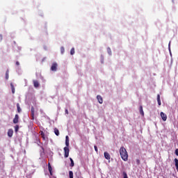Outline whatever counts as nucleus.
I'll list each match as a JSON object with an SVG mask.
<instances>
[{
	"label": "nucleus",
	"instance_id": "17",
	"mask_svg": "<svg viewBox=\"0 0 178 178\" xmlns=\"http://www.w3.org/2000/svg\"><path fill=\"white\" fill-rule=\"evenodd\" d=\"M54 133L56 136H59V129H58L57 128H54Z\"/></svg>",
	"mask_w": 178,
	"mask_h": 178
},
{
	"label": "nucleus",
	"instance_id": "2",
	"mask_svg": "<svg viewBox=\"0 0 178 178\" xmlns=\"http://www.w3.org/2000/svg\"><path fill=\"white\" fill-rule=\"evenodd\" d=\"M64 156L65 158H69V152H70V149L67 147H64Z\"/></svg>",
	"mask_w": 178,
	"mask_h": 178
},
{
	"label": "nucleus",
	"instance_id": "30",
	"mask_svg": "<svg viewBox=\"0 0 178 178\" xmlns=\"http://www.w3.org/2000/svg\"><path fill=\"white\" fill-rule=\"evenodd\" d=\"M65 113H66L67 115H69V111H67V109H65Z\"/></svg>",
	"mask_w": 178,
	"mask_h": 178
},
{
	"label": "nucleus",
	"instance_id": "8",
	"mask_svg": "<svg viewBox=\"0 0 178 178\" xmlns=\"http://www.w3.org/2000/svg\"><path fill=\"white\" fill-rule=\"evenodd\" d=\"M97 99L98 100L99 104H102L104 102V99H102V97H101V95H97Z\"/></svg>",
	"mask_w": 178,
	"mask_h": 178
},
{
	"label": "nucleus",
	"instance_id": "28",
	"mask_svg": "<svg viewBox=\"0 0 178 178\" xmlns=\"http://www.w3.org/2000/svg\"><path fill=\"white\" fill-rule=\"evenodd\" d=\"M175 155H177V156H178V149H175Z\"/></svg>",
	"mask_w": 178,
	"mask_h": 178
},
{
	"label": "nucleus",
	"instance_id": "3",
	"mask_svg": "<svg viewBox=\"0 0 178 178\" xmlns=\"http://www.w3.org/2000/svg\"><path fill=\"white\" fill-rule=\"evenodd\" d=\"M58 68V63H54L51 67V70L52 72H56V69Z\"/></svg>",
	"mask_w": 178,
	"mask_h": 178
},
{
	"label": "nucleus",
	"instance_id": "20",
	"mask_svg": "<svg viewBox=\"0 0 178 178\" xmlns=\"http://www.w3.org/2000/svg\"><path fill=\"white\" fill-rule=\"evenodd\" d=\"M15 133H17L19 131V125H16L15 127Z\"/></svg>",
	"mask_w": 178,
	"mask_h": 178
},
{
	"label": "nucleus",
	"instance_id": "24",
	"mask_svg": "<svg viewBox=\"0 0 178 178\" xmlns=\"http://www.w3.org/2000/svg\"><path fill=\"white\" fill-rule=\"evenodd\" d=\"M123 176H124V178H129V177H127V173H126V172H123Z\"/></svg>",
	"mask_w": 178,
	"mask_h": 178
},
{
	"label": "nucleus",
	"instance_id": "6",
	"mask_svg": "<svg viewBox=\"0 0 178 178\" xmlns=\"http://www.w3.org/2000/svg\"><path fill=\"white\" fill-rule=\"evenodd\" d=\"M13 123L15 124L19 123V115L16 114L15 118L13 119Z\"/></svg>",
	"mask_w": 178,
	"mask_h": 178
},
{
	"label": "nucleus",
	"instance_id": "23",
	"mask_svg": "<svg viewBox=\"0 0 178 178\" xmlns=\"http://www.w3.org/2000/svg\"><path fill=\"white\" fill-rule=\"evenodd\" d=\"M71 55H74V48H72L70 51Z\"/></svg>",
	"mask_w": 178,
	"mask_h": 178
},
{
	"label": "nucleus",
	"instance_id": "14",
	"mask_svg": "<svg viewBox=\"0 0 178 178\" xmlns=\"http://www.w3.org/2000/svg\"><path fill=\"white\" fill-rule=\"evenodd\" d=\"M70 161L71 162L70 164V168H73V166H74V161H73V159L70 158Z\"/></svg>",
	"mask_w": 178,
	"mask_h": 178
},
{
	"label": "nucleus",
	"instance_id": "25",
	"mask_svg": "<svg viewBox=\"0 0 178 178\" xmlns=\"http://www.w3.org/2000/svg\"><path fill=\"white\" fill-rule=\"evenodd\" d=\"M94 148H95V151L96 152H98V147H97V145H95V146H94Z\"/></svg>",
	"mask_w": 178,
	"mask_h": 178
},
{
	"label": "nucleus",
	"instance_id": "4",
	"mask_svg": "<svg viewBox=\"0 0 178 178\" xmlns=\"http://www.w3.org/2000/svg\"><path fill=\"white\" fill-rule=\"evenodd\" d=\"M160 115L162 120H163V122H166V120H168V115H166V114H165V113L163 112H161Z\"/></svg>",
	"mask_w": 178,
	"mask_h": 178
},
{
	"label": "nucleus",
	"instance_id": "13",
	"mask_svg": "<svg viewBox=\"0 0 178 178\" xmlns=\"http://www.w3.org/2000/svg\"><path fill=\"white\" fill-rule=\"evenodd\" d=\"M157 102H158V104L159 105V106H161V95H157Z\"/></svg>",
	"mask_w": 178,
	"mask_h": 178
},
{
	"label": "nucleus",
	"instance_id": "21",
	"mask_svg": "<svg viewBox=\"0 0 178 178\" xmlns=\"http://www.w3.org/2000/svg\"><path fill=\"white\" fill-rule=\"evenodd\" d=\"M6 80L9 79V72L8 71L6 72Z\"/></svg>",
	"mask_w": 178,
	"mask_h": 178
},
{
	"label": "nucleus",
	"instance_id": "19",
	"mask_svg": "<svg viewBox=\"0 0 178 178\" xmlns=\"http://www.w3.org/2000/svg\"><path fill=\"white\" fill-rule=\"evenodd\" d=\"M69 177L70 178H73V171H69Z\"/></svg>",
	"mask_w": 178,
	"mask_h": 178
},
{
	"label": "nucleus",
	"instance_id": "7",
	"mask_svg": "<svg viewBox=\"0 0 178 178\" xmlns=\"http://www.w3.org/2000/svg\"><path fill=\"white\" fill-rule=\"evenodd\" d=\"M104 158L106 159H107L108 161H109V159H111V154H109V153H108V152H105L104 153Z\"/></svg>",
	"mask_w": 178,
	"mask_h": 178
},
{
	"label": "nucleus",
	"instance_id": "29",
	"mask_svg": "<svg viewBox=\"0 0 178 178\" xmlns=\"http://www.w3.org/2000/svg\"><path fill=\"white\" fill-rule=\"evenodd\" d=\"M15 64L17 65V66H19V65H20V63H19V61H17V62L15 63Z\"/></svg>",
	"mask_w": 178,
	"mask_h": 178
},
{
	"label": "nucleus",
	"instance_id": "15",
	"mask_svg": "<svg viewBox=\"0 0 178 178\" xmlns=\"http://www.w3.org/2000/svg\"><path fill=\"white\" fill-rule=\"evenodd\" d=\"M17 109L18 113H20V112H22V108H20V104H19V103L17 104Z\"/></svg>",
	"mask_w": 178,
	"mask_h": 178
},
{
	"label": "nucleus",
	"instance_id": "26",
	"mask_svg": "<svg viewBox=\"0 0 178 178\" xmlns=\"http://www.w3.org/2000/svg\"><path fill=\"white\" fill-rule=\"evenodd\" d=\"M40 135L42 136V137H44V136H45V134H44V131H40Z\"/></svg>",
	"mask_w": 178,
	"mask_h": 178
},
{
	"label": "nucleus",
	"instance_id": "22",
	"mask_svg": "<svg viewBox=\"0 0 178 178\" xmlns=\"http://www.w3.org/2000/svg\"><path fill=\"white\" fill-rule=\"evenodd\" d=\"M60 52H61V54H65V47H62L60 48Z\"/></svg>",
	"mask_w": 178,
	"mask_h": 178
},
{
	"label": "nucleus",
	"instance_id": "11",
	"mask_svg": "<svg viewBox=\"0 0 178 178\" xmlns=\"http://www.w3.org/2000/svg\"><path fill=\"white\" fill-rule=\"evenodd\" d=\"M48 169H49L50 175L52 176L53 173H52V167L51 166V163H48Z\"/></svg>",
	"mask_w": 178,
	"mask_h": 178
},
{
	"label": "nucleus",
	"instance_id": "9",
	"mask_svg": "<svg viewBox=\"0 0 178 178\" xmlns=\"http://www.w3.org/2000/svg\"><path fill=\"white\" fill-rule=\"evenodd\" d=\"M33 86L35 88H38L40 87V83H38V81H33Z\"/></svg>",
	"mask_w": 178,
	"mask_h": 178
},
{
	"label": "nucleus",
	"instance_id": "10",
	"mask_svg": "<svg viewBox=\"0 0 178 178\" xmlns=\"http://www.w3.org/2000/svg\"><path fill=\"white\" fill-rule=\"evenodd\" d=\"M8 137H13V129H8Z\"/></svg>",
	"mask_w": 178,
	"mask_h": 178
},
{
	"label": "nucleus",
	"instance_id": "27",
	"mask_svg": "<svg viewBox=\"0 0 178 178\" xmlns=\"http://www.w3.org/2000/svg\"><path fill=\"white\" fill-rule=\"evenodd\" d=\"M136 163L137 165H140V159H136Z\"/></svg>",
	"mask_w": 178,
	"mask_h": 178
},
{
	"label": "nucleus",
	"instance_id": "5",
	"mask_svg": "<svg viewBox=\"0 0 178 178\" xmlns=\"http://www.w3.org/2000/svg\"><path fill=\"white\" fill-rule=\"evenodd\" d=\"M31 120H34V116H35V111L34 110V106L31 107Z\"/></svg>",
	"mask_w": 178,
	"mask_h": 178
},
{
	"label": "nucleus",
	"instance_id": "18",
	"mask_svg": "<svg viewBox=\"0 0 178 178\" xmlns=\"http://www.w3.org/2000/svg\"><path fill=\"white\" fill-rule=\"evenodd\" d=\"M10 87L13 94H15V86H13V83H10Z\"/></svg>",
	"mask_w": 178,
	"mask_h": 178
},
{
	"label": "nucleus",
	"instance_id": "12",
	"mask_svg": "<svg viewBox=\"0 0 178 178\" xmlns=\"http://www.w3.org/2000/svg\"><path fill=\"white\" fill-rule=\"evenodd\" d=\"M65 145L67 147H69V136H66L65 137Z\"/></svg>",
	"mask_w": 178,
	"mask_h": 178
},
{
	"label": "nucleus",
	"instance_id": "1",
	"mask_svg": "<svg viewBox=\"0 0 178 178\" xmlns=\"http://www.w3.org/2000/svg\"><path fill=\"white\" fill-rule=\"evenodd\" d=\"M120 155L122 161H124V162L128 161L129 154H127V150H126V148H124V147H121L120 148Z\"/></svg>",
	"mask_w": 178,
	"mask_h": 178
},
{
	"label": "nucleus",
	"instance_id": "16",
	"mask_svg": "<svg viewBox=\"0 0 178 178\" xmlns=\"http://www.w3.org/2000/svg\"><path fill=\"white\" fill-rule=\"evenodd\" d=\"M140 113L142 116H144V111L143 110V106H140Z\"/></svg>",
	"mask_w": 178,
	"mask_h": 178
}]
</instances>
